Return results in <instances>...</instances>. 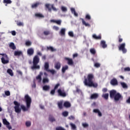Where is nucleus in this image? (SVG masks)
<instances>
[{
  "mask_svg": "<svg viewBox=\"0 0 130 130\" xmlns=\"http://www.w3.org/2000/svg\"><path fill=\"white\" fill-rule=\"evenodd\" d=\"M54 93H55V89L52 90L51 91L50 94H51V95H54Z\"/></svg>",
  "mask_w": 130,
  "mask_h": 130,
  "instance_id": "55",
  "label": "nucleus"
},
{
  "mask_svg": "<svg viewBox=\"0 0 130 130\" xmlns=\"http://www.w3.org/2000/svg\"><path fill=\"white\" fill-rule=\"evenodd\" d=\"M58 93L59 94V96H61L62 97H66L67 96V93H66L64 90H63V89H58Z\"/></svg>",
  "mask_w": 130,
  "mask_h": 130,
  "instance_id": "9",
  "label": "nucleus"
},
{
  "mask_svg": "<svg viewBox=\"0 0 130 130\" xmlns=\"http://www.w3.org/2000/svg\"><path fill=\"white\" fill-rule=\"evenodd\" d=\"M73 56V58H75V57H77V56H78V54L77 53L74 54Z\"/></svg>",
  "mask_w": 130,
  "mask_h": 130,
  "instance_id": "60",
  "label": "nucleus"
},
{
  "mask_svg": "<svg viewBox=\"0 0 130 130\" xmlns=\"http://www.w3.org/2000/svg\"><path fill=\"white\" fill-rule=\"evenodd\" d=\"M121 85L124 89H127V85L125 84L124 82H121Z\"/></svg>",
  "mask_w": 130,
  "mask_h": 130,
  "instance_id": "30",
  "label": "nucleus"
},
{
  "mask_svg": "<svg viewBox=\"0 0 130 130\" xmlns=\"http://www.w3.org/2000/svg\"><path fill=\"white\" fill-rule=\"evenodd\" d=\"M47 72H49L51 73V74H52V75H53V74H55V71L54 70H49L47 71Z\"/></svg>",
  "mask_w": 130,
  "mask_h": 130,
  "instance_id": "49",
  "label": "nucleus"
},
{
  "mask_svg": "<svg viewBox=\"0 0 130 130\" xmlns=\"http://www.w3.org/2000/svg\"><path fill=\"white\" fill-rule=\"evenodd\" d=\"M60 63L57 62L55 63V69H56V70H59L60 69Z\"/></svg>",
  "mask_w": 130,
  "mask_h": 130,
  "instance_id": "14",
  "label": "nucleus"
},
{
  "mask_svg": "<svg viewBox=\"0 0 130 130\" xmlns=\"http://www.w3.org/2000/svg\"><path fill=\"white\" fill-rule=\"evenodd\" d=\"M101 44L103 48H106L107 47V45H106V43L104 41H102L101 42Z\"/></svg>",
  "mask_w": 130,
  "mask_h": 130,
  "instance_id": "18",
  "label": "nucleus"
},
{
  "mask_svg": "<svg viewBox=\"0 0 130 130\" xmlns=\"http://www.w3.org/2000/svg\"><path fill=\"white\" fill-rule=\"evenodd\" d=\"M103 92L105 93V92H107V89L106 88L103 89Z\"/></svg>",
  "mask_w": 130,
  "mask_h": 130,
  "instance_id": "62",
  "label": "nucleus"
},
{
  "mask_svg": "<svg viewBox=\"0 0 130 130\" xmlns=\"http://www.w3.org/2000/svg\"><path fill=\"white\" fill-rule=\"evenodd\" d=\"M17 72L18 74H19V75H22V72L18 70Z\"/></svg>",
  "mask_w": 130,
  "mask_h": 130,
  "instance_id": "64",
  "label": "nucleus"
},
{
  "mask_svg": "<svg viewBox=\"0 0 130 130\" xmlns=\"http://www.w3.org/2000/svg\"><path fill=\"white\" fill-rule=\"evenodd\" d=\"M61 10L62 12H67V11H68V8H67L66 7L62 6L61 7Z\"/></svg>",
  "mask_w": 130,
  "mask_h": 130,
  "instance_id": "40",
  "label": "nucleus"
},
{
  "mask_svg": "<svg viewBox=\"0 0 130 130\" xmlns=\"http://www.w3.org/2000/svg\"><path fill=\"white\" fill-rule=\"evenodd\" d=\"M92 37L94 39H101V36H97L95 34L93 35Z\"/></svg>",
  "mask_w": 130,
  "mask_h": 130,
  "instance_id": "31",
  "label": "nucleus"
},
{
  "mask_svg": "<svg viewBox=\"0 0 130 130\" xmlns=\"http://www.w3.org/2000/svg\"><path fill=\"white\" fill-rule=\"evenodd\" d=\"M44 35H48V34H49V31H45L44 32Z\"/></svg>",
  "mask_w": 130,
  "mask_h": 130,
  "instance_id": "59",
  "label": "nucleus"
},
{
  "mask_svg": "<svg viewBox=\"0 0 130 130\" xmlns=\"http://www.w3.org/2000/svg\"><path fill=\"white\" fill-rule=\"evenodd\" d=\"M59 87V84H57L54 87V90H56Z\"/></svg>",
  "mask_w": 130,
  "mask_h": 130,
  "instance_id": "58",
  "label": "nucleus"
},
{
  "mask_svg": "<svg viewBox=\"0 0 130 130\" xmlns=\"http://www.w3.org/2000/svg\"><path fill=\"white\" fill-rule=\"evenodd\" d=\"M93 112H94V113H97L98 115V116H100V117L102 116V113H101V112H100V111L99 109L93 110Z\"/></svg>",
  "mask_w": 130,
  "mask_h": 130,
  "instance_id": "11",
  "label": "nucleus"
},
{
  "mask_svg": "<svg viewBox=\"0 0 130 130\" xmlns=\"http://www.w3.org/2000/svg\"><path fill=\"white\" fill-rule=\"evenodd\" d=\"M93 79H94V75L93 74H88L87 79H85L84 81V85L88 87H93L94 88L98 87V84L93 82Z\"/></svg>",
  "mask_w": 130,
  "mask_h": 130,
  "instance_id": "2",
  "label": "nucleus"
},
{
  "mask_svg": "<svg viewBox=\"0 0 130 130\" xmlns=\"http://www.w3.org/2000/svg\"><path fill=\"white\" fill-rule=\"evenodd\" d=\"M21 54H22V52H21L20 51H15L14 52V55H15V56L21 55Z\"/></svg>",
  "mask_w": 130,
  "mask_h": 130,
  "instance_id": "28",
  "label": "nucleus"
},
{
  "mask_svg": "<svg viewBox=\"0 0 130 130\" xmlns=\"http://www.w3.org/2000/svg\"><path fill=\"white\" fill-rule=\"evenodd\" d=\"M100 66H101L100 63L95 62L94 63V66L95 67V68H100Z\"/></svg>",
  "mask_w": 130,
  "mask_h": 130,
  "instance_id": "44",
  "label": "nucleus"
},
{
  "mask_svg": "<svg viewBox=\"0 0 130 130\" xmlns=\"http://www.w3.org/2000/svg\"><path fill=\"white\" fill-rule=\"evenodd\" d=\"M125 72H130V68L129 67H126L124 68Z\"/></svg>",
  "mask_w": 130,
  "mask_h": 130,
  "instance_id": "53",
  "label": "nucleus"
},
{
  "mask_svg": "<svg viewBox=\"0 0 130 130\" xmlns=\"http://www.w3.org/2000/svg\"><path fill=\"white\" fill-rule=\"evenodd\" d=\"M49 82V79L47 78V77L44 78L43 79V83L44 84H46V83H48Z\"/></svg>",
  "mask_w": 130,
  "mask_h": 130,
  "instance_id": "29",
  "label": "nucleus"
},
{
  "mask_svg": "<svg viewBox=\"0 0 130 130\" xmlns=\"http://www.w3.org/2000/svg\"><path fill=\"white\" fill-rule=\"evenodd\" d=\"M59 34L61 36H64V35H66V28L61 29Z\"/></svg>",
  "mask_w": 130,
  "mask_h": 130,
  "instance_id": "13",
  "label": "nucleus"
},
{
  "mask_svg": "<svg viewBox=\"0 0 130 130\" xmlns=\"http://www.w3.org/2000/svg\"><path fill=\"white\" fill-rule=\"evenodd\" d=\"M11 33L13 36H16V31L15 30L12 31Z\"/></svg>",
  "mask_w": 130,
  "mask_h": 130,
  "instance_id": "57",
  "label": "nucleus"
},
{
  "mask_svg": "<svg viewBox=\"0 0 130 130\" xmlns=\"http://www.w3.org/2000/svg\"><path fill=\"white\" fill-rule=\"evenodd\" d=\"M56 130H66L64 129L63 128H62V127H57L56 128Z\"/></svg>",
  "mask_w": 130,
  "mask_h": 130,
  "instance_id": "56",
  "label": "nucleus"
},
{
  "mask_svg": "<svg viewBox=\"0 0 130 130\" xmlns=\"http://www.w3.org/2000/svg\"><path fill=\"white\" fill-rule=\"evenodd\" d=\"M47 49L48 50H50V51H56V49H55L54 48L51 47V46H50V47H47Z\"/></svg>",
  "mask_w": 130,
  "mask_h": 130,
  "instance_id": "26",
  "label": "nucleus"
},
{
  "mask_svg": "<svg viewBox=\"0 0 130 130\" xmlns=\"http://www.w3.org/2000/svg\"><path fill=\"white\" fill-rule=\"evenodd\" d=\"M66 60H67L68 64L70 66L73 65L74 62H73V59L70 58H65Z\"/></svg>",
  "mask_w": 130,
  "mask_h": 130,
  "instance_id": "10",
  "label": "nucleus"
},
{
  "mask_svg": "<svg viewBox=\"0 0 130 130\" xmlns=\"http://www.w3.org/2000/svg\"><path fill=\"white\" fill-rule=\"evenodd\" d=\"M36 17H37L38 18H44V16L40 14V13H36L35 14Z\"/></svg>",
  "mask_w": 130,
  "mask_h": 130,
  "instance_id": "32",
  "label": "nucleus"
},
{
  "mask_svg": "<svg viewBox=\"0 0 130 130\" xmlns=\"http://www.w3.org/2000/svg\"><path fill=\"white\" fill-rule=\"evenodd\" d=\"M38 5H39V3H36V4H33V5H32V8L33 9H35V8H37V7L38 6Z\"/></svg>",
  "mask_w": 130,
  "mask_h": 130,
  "instance_id": "50",
  "label": "nucleus"
},
{
  "mask_svg": "<svg viewBox=\"0 0 130 130\" xmlns=\"http://www.w3.org/2000/svg\"><path fill=\"white\" fill-rule=\"evenodd\" d=\"M17 26H24V23L21 21H18L17 22Z\"/></svg>",
  "mask_w": 130,
  "mask_h": 130,
  "instance_id": "38",
  "label": "nucleus"
},
{
  "mask_svg": "<svg viewBox=\"0 0 130 130\" xmlns=\"http://www.w3.org/2000/svg\"><path fill=\"white\" fill-rule=\"evenodd\" d=\"M70 125L71 126V128L72 129H75L76 128V125H75V124L73 123H70Z\"/></svg>",
  "mask_w": 130,
  "mask_h": 130,
  "instance_id": "39",
  "label": "nucleus"
},
{
  "mask_svg": "<svg viewBox=\"0 0 130 130\" xmlns=\"http://www.w3.org/2000/svg\"><path fill=\"white\" fill-rule=\"evenodd\" d=\"M4 4H12V1L11 0H4Z\"/></svg>",
  "mask_w": 130,
  "mask_h": 130,
  "instance_id": "41",
  "label": "nucleus"
},
{
  "mask_svg": "<svg viewBox=\"0 0 130 130\" xmlns=\"http://www.w3.org/2000/svg\"><path fill=\"white\" fill-rule=\"evenodd\" d=\"M62 114L63 116H64L66 117L69 115V112L67 111H64L62 112Z\"/></svg>",
  "mask_w": 130,
  "mask_h": 130,
  "instance_id": "42",
  "label": "nucleus"
},
{
  "mask_svg": "<svg viewBox=\"0 0 130 130\" xmlns=\"http://www.w3.org/2000/svg\"><path fill=\"white\" fill-rule=\"evenodd\" d=\"M45 70L47 71V72L49 70L48 68H49V64L48 62H45L44 65Z\"/></svg>",
  "mask_w": 130,
  "mask_h": 130,
  "instance_id": "23",
  "label": "nucleus"
},
{
  "mask_svg": "<svg viewBox=\"0 0 130 130\" xmlns=\"http://www.w3.org/2000/svg\"><path fill=\"white\" fill-rule=\"evenodd\" d=\"M24 99L26 102V107L23 105L20 106V103L17 101L14 102V104L15 105L14 109L16 113H20V112H21V108L23 111H27L28 109L30 108V106H31V103L32 102L31 97H30L29 95L26 94L25 95Z\"/></svg>",
  "mask_w": 130,
  "mask_h": 130,
  "instance_id": "1",
  "label": "nucleus"
},
{
  "mask_svg": "<svg viewBox=\"0 0 130 130\" xmlns=\"http://www.w3.org/2000/svg\"><path fill=\"white\" fill-rule=\"evenodd\" d=\"M58 106L59 108L61 109V108H62V101H61L58 102Z\"/></svg>",
  "mask_w": 130,
  "mask_h": 130,
  "instance_id": "36",
  "label": "nucleus"
},
{
  "mask_svg": "<svg viewBox=\"0 0 130 130\" xmlns=\"http://www.w3.org/2000/svg\"><path fill=\"white\" fill-rule=\"evenodd\" d=\"M68 35L70 37H74V31H69L68 32Z\"/></svg>",
  "mask_w": 130,
  "mask_h": 130,
  "instance_id": "35",
  "label": "nucleus"
},
{
  "mask_svg": "<svg viewBox=\"0 0 130 130\" xmlns=\"http://www.w3.org/2000/svg\"><path fill=\"white\" fill-rule=\"evenodd\" d=\"M39 62V57L38 56H35L33 59V66L31 67V70H35V69H40V66L37 65Z\"/></svg>",
  "mask_w": 130,
  "mask_h": 130,
  "instance_id": "4",
  "label": "nucleus"
},
{
  "mask_svg": "<svg viewBox=\"0 0 130 130\" xmlns=\"http://www.w3.org/2000/svg\"><path fill=\"white\" fill-rule=\"evenodd\" d=\"M110 95L111 98H114L115 101H118V100H121L122 96L119 93L116 92V91L113 90L110 91Z\"/></svg>",
  "mask_w": 130,
  "mask_h": 130,
  "instance_id": "3",
  "label": "nucleus"
},
{
  "mask_svg": "<svg viewBox=\"0 0 130 130\" xmlns=\"http://www.w3.org/2000/svg\"><path fill=\"white\" fill-rule=\"evenodd\" d=\"M0 55H2V57L1 58V60L2 63L6 64V63H9V57H8V55L6 54L1 53Z\"/></svg>",
  "mask_w": 130,
  "mask_h": 130,
  "instance_id": "5",
  "label": "nucleus"
},
{
  "mask_svg": "<svg viewBox=\"0 0 130 130\" xmlns=\"http://www.w3.org/2000/svg\"><path fill=\"white\" fill-rule=\"evenodd\" d=\"M49 89H50V87L48 85H45L43 87L44 91H48Z\"/></svg>",
  "mask_w": 130,
  "mask_h": 130,
  "instance_id": "24",
  "label": "nucleus"
},
{
  "mask_svg": "<svg viewBox=\"0 0 130 130\" xmlns=\"http://www.w3.org/2000/svg\"><path fill=\"white\" fill-rule=\"evenodd\" d=\"M82 21V24L83 25H84V26H85L86 27H90V25L89 23L86 22V21H85V20H84V19H81Z\"/></svg>",
  "mask_w": 130,
  "mask_h": 130,
  "instance_id": "20",
  "label": "nucleus"
},
{
  "mask_svg": "<svg viewBox=\"0 0 130 130\" xmlns=\"http://www.w3.org/2000/svg\"><path fill=\"white\" fill-rule=\"evenodd\" d=\"M90 51L91 53H92V54H95V53H96V51L95 50V49H94V48L90 49Z\"/></svg>",
  "mask_w": 130,
  "mask_h": 130,
  "instance_id": "45",
  "label": "nucleus"
},
{
  "mask_svg": "<svg viewBox=\"0 0 130 130\" xmlns=\"http://www.w3.org/2000/svg\"><path fill=\"white\" fill-rule=\"evenodd\" d=\"M31 42L29 41H27L25 42V45L27 46H30V45H31Z\"/></svg>",
  "mask_w": 130,
  "mask_h": 130,
  "instance_id": "48",
  "label": "nucleus"
},
{
  "mask_svg": "<svg viewBox=\"0 0 130 130\" xmlns=\"http://www.w3.org/2000/svg\"><path fill=\"white\" fill-rule=\"evenodd\" d=\"M119 50L122 51L123 53H126V49H125V43L120 44L118 47Z\"/></svg>",
  "mask_w": 130,
  "mask_h": 130,
  "instance_id": "6",
  "label": "nucleus"
},
{
  "mask_svg": "<svg viewBox=\"0 0 130 130\" xmlns=\"http://www.w3.org/2000/svg\"><path fill=\"white\" fill-rule=\"evenodd\" d=\"M49 120L50 121H52V122H53L55 120V119L54 118V117H52V116H50L49 117Z\"/></svg>",
  "mask_w": 130,
  "mask_h": 130,
  "instance_id": "43",
  "label": "nucleus"
},
{
  "mask_svg": "<svg viewBox=\"0 0 130 130\" xmlns=\"http://www.w3.org/2000/svg\"><path fill=\"white\" fill-rule=\"evenodd\" d=\"M109 96V94H108V93H104L102 95V97L103 98H104L105 99H106V100H107V99H108Z\"/></svg>",
  "mask_w": 130,
  "mask_h": 130,
  "instance_id": "27",
  "label": "nucleus"
},
{
  "mask_svg": "<svg viewBox=\"0 0 130 130\" xmlns=\"http://www.w3.org/2000/svg\"><path fill=\"white\" fill-rule=\"evenodd\" d=\"M5 95H6V96H10V95H11V93L9 91H6L5 92Z\"/></svg>",
  "mask_w": 130,
  "mask_h": 130,
  "instance_id": "52",
  "label": "nucleus"
},
{
  "mask_svg": "<svg viewBox=\"0 0 130 130\" xmlns=\"http://www.w3.org/2000/svg\"><path fill=\"white\" fill-rule=\"evenodd\" d=\"M45 7L49 10V11H51V9H52L53 11H57V9H56L53 5L47 4L45 5Z\"/></svg>",
  "mask_w": 130,
  "mask_h": 130,
  "instance_id": "7",
  "label": "nucleus"
},
{
  "mask_svg": "<svg viewBox=\"0 0 130 130\" xmlns=\"http://www.w3.org/2000/svg\"><path fill=\"white\" fill-rule=\"evenodd\" d=\"M51 22H53V23H56L58 25H60L61 24V20H51Z\"/></svg>",
  "mask_w": 130,
  "mask_h": 130,
  "instance_id": "19",
  "label": "nucleus"
},
{
  "mask_svg": "<svg viewBox=\"0 0 130 130\" xmlns=\"http://www.w3.org/2000/svg\"><path fill=\"white\" fill-rule=\"evenodd\" d=\"M8 74H9L10 76H14V73H13V71L11 69H8L7 70Z\"/></svg>",
  "mask_w": 130,
  "mask_h": 130,
  "instance_id": "34",
  "label": "nucleus"
},
{
  "mask_svg": "<svg viewBox=\"0 0 130 130\" xmlns=\"http://www.w3.org/2000/svg\"><path fill=\"white\" fill-rule=\"evenodd\" d=\"M71 11L72 14H74V16H75V17H78V13H77V12H76V10H75V8H71Z\"/></svg>",
  "mask_w": 130,
  "mask_h": 130,
  "instance_id": "16",
  "label": "nucleus"
},
{
  "mask_svg": "<svg viewBox=\"0 0 130 130\" xmlns=\"http://www.w3.org/2000/svg\"><path fill=\"white\" fill-rule=\"evenodd\" d=\"M53 30H55V31H58L59 30V27H57L56 26H53Z\"/></svg>",
  "mask_w": 130,
  "mask_h": 130,
  "instance_id": "46",
  "label": "nucleus"
},
{
  "mask_svg": "<svg viewBox=\"0 0 130 130\" xmlns=\"http://www.w3.org/2000/svg\"><path fill=\"white\" fill-rule=\"evenodd\" d=\"M69 119L71 120H74V119H75V117L74 116H71L69 117Z\"/></svg>",
  "mask_w": 130,
  "mask_h": 130,
  "instance_id": "54",
  "label": "nucleus"
},
{
  "mask_svg": "<svg viewBox=\"0 0 130 130\" xmlns=\"http://www.w3.org/2000/svg\"><path fill=\"white\" fill-rule=\"evenodd\" d=\"M64 107H66L67 108L69 107H71V103L69 102H66L64 103Z\"/></svg>",
  "mask_w": 130,
  "mask_h": 130,
  "instance_id": "22",
  "label": "nucleus"
},
{
  "mask_svg": "<svg viewBox=\"0 0 130 130\" xmlns=\"http://www.w3.org/2000/svg\"><path fill=\"white\" fill-rule=\"evenodd\" d=\"M99 94L98 93H94L92 94L90 96L91 99H96V98H98Z\"/></svg>",
  "mask_w": 130,
  "mask_h": 130,
  "instance_id": "17",
  "label": "nucleus"
},
{
  "mask_svg": "<svg viewBox=\"0 0 130 130\" xmlns=\"http://www.w3.org/2000/svg\"><path fill=\"white\" fill-rule=\"evenodd\" d=\"M85 18L87 20H91V16L89 14H86L85 16Z\"/></svg>",
  "mask_w": 130,
  "mask_h": 130,
  "instance_id": "47",
  "label": "nucleus"
},
{
  "mask_svg": "<svg viewBox=\"0 0 130 130\" xmlns=\"http://www.w3.org/2000/svg\"><path fill=\"white\" fill-rule=\"evenodd\" d=\"M127 103L130 104V97L126 101Z\"/></svg>",
  "mask_w": 130,
  "mask_h": 130,
  "instance_id": "63",
  "label": "nucleus"
},
{
  "mask_svg": "<svg viewBox=\"0 0 130 130\" xmlns=\"http://www.w3.org/2000/svg\"><path fill=\"white\" fill-rule=\"evenodd\" d=\"M88 125H89L87 123H82V126H83V127H88Z\"/></svg>",
  "mask_w": 130,
  "mask_h": 130,
  "instance_id": "51",
  "label": "nucleus"
},
{
  "mask_svg": "<svg viewBox=\"0 0 130 130\" xmlns=\"http://www.w3.org/2000/svg\"><path fill=\"white\" fill-rule=\"evenodd\" d=\"M34 53V50L32 48H29L27 50V54L28 55H32Z\"/></svg>",
  "mask_w": 130,
  "mask_h": 130,
  "instance_id": "12",
  "label": "nucleus"
},
{
  "mask_svg": "<svg viewBox=\"0 0 130 130\" xmlns=\"http://www.w3.org/2000/svg\"><path fill=\"white\" fill-rule=\"evenodd\" d=\"M42 75H43V74L41 72L40 73V75L36 77L37 80H38L39 82H41V76H42Z\"/></svg>",
  "mask_w": 130,
  "mask_h": 130,
  "instance_id": "21",
  "label": "nucleus"
},
{
  "mask_svg": "<svg viewBox=\"0 0 130 130\" xmlns=\"http://www.w3.org/2000/svg\"><path fill=\"white\" fill-rule=\"evenodd\" d=\"M111 85H113V86H115V85H117V80L115 79H113L111 81Z\"/></svg>",
  "mask_w": 130,
  "mask_h": 130,
  "instance_id": "15",
  "label": "nucleus"
},
{
  "mask_svg": "<svg viewBox=\"0 0 130 130\" xmlns=\"http://www.w3.org/2000/svg\"><path fill=\"white\" fill-rule=\"evenodd\" d=\"M69 69V67L68 66H66L62 67V73H64L67 70Z\"/></svg>",
  "mask_w": 130,
  "mask_h": 130,
  "instance_id": "33",
  "label": "nucleus"
},
{
  "mask_svg": "<svg viewBox=\"0 0 130 130\" xmlns=\"http://www.w3.org/2000/svg\"><path fill=\"white\" fill-rule=\"evenodd\" d=\"M40 107L41 109H44V106L42 105H40Z\"/></svg>",
  "mask_w": 130,
  "mask_h": 130,
  "instance_id": "61",
  "label": "nucleus"
},
{
  "mask_svg": "<svg viewBox=\"0 0 130 130\" xmlns=\"http://www.w3.org/2000/svg\"><path fill=\"white\" fill-rule=\"evenodd\" d=\"M3 122L4 124H5V125L7 126V128H8V129H12V126H11L10 125V123L9 122H8L7 119H3Z\"/></svg>",
  "mask_w": 130,
  "mask_h": 130,
  "instance_id": "8",
  "label": "nucleus"
},
{
  "mask_svg": "<svg viewBox=\"0 0 130 130\" xmlns=\"http://www.w3.org/2000/svg\"><path fill=\"white\" fill-rule=\"evenodd\" d=\"M26 126L27 127H29V126H31V121H27L25 122Z\"/></svg>",
  "mask_w": 130,
  "mask_h": 130,
  "instance_id": "37",
  "label": "nucleus"
},
{
  "mask_svg": "<svg viewBox=\"0 0 130 130\" xmlns=\"http://www.w3.org/2000/svg\"><path fill=\"white\" fill-rule=\"evenodd\" d=\"M9 46L10 48H12V49H16V46H15V44H14V43H11L9 44Z\"/></svg>",
  "mask_w": 130,
  "mask_h": 130,
  "instance_id": "25",
  "label": "nucleus"
}]
</instances>
